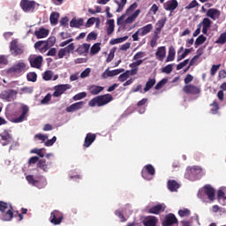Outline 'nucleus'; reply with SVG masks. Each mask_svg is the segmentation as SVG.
<instances>
[{
	"instance_id": "obj_1",
	"label": "nucleus",
	"mask_w": 226,
	"mask_h": 226,
	"mask_svg": "<svg viewBox=\"0 0 226 226\" xmlns=\"http://www.w3.org/2000/svg\"><path fill=\"white\" fill-rule=\"evenodd\" d=\"M113 100L114 97L110 94L98 95L89 101L88 107H105V105H108Z\"/></svg>"
},
{
	"instance_id": "obj_2",
	"label": "nucleus",
	"mask_w": 226,
	"mask_h": 226,
	"mask_svg": "<svg viewBox=\"0 0 226 226\" xmlns=\"http://www.w3.org/2000/svg\"><path fill=\"white\" fill-rule=\"evenodd\" d=\"M216 191L211 185H205L202 189H200L198 192V198L206 202V197L210 200V202L215 201V195Z\"/></svg>"
},
{
	"instance_id": "obj_3",
	"label": "nucleus",
	"mask_w": 226,
	"mask_h": 226,
	"mask_svg": "<svg viewBox=\"0 0 226 226\" xmlns=\"http://www.w3.org/2000/svg\"><path fill=\"white\" fill-rule=\"evenodd\" d=\"M0 211L2 212V220L4 222H11L13 220V207L4 201H0Z\"/></svg>"
},
{
	"instance_id": "obj_4",
	"label": "nucleus",
	"mask_w": 226,
	"mask_h": 226,
	"mask_svg": "<svg viewBox=\"0 0 226 226\" xmlns=\"http://www.w3.org/2000/svg\"><path fill=\"white\" fill-rule=\"evenodd\" d=\"M200 174H202V168L200 166L187 167L185 177L189 179V181H197Z\"/></svg>"
},
{
	"instance_id": "obj_5",
	"label": "nucleus",
	"mask_w": 226,
	"mask_h": 226,
	"mask_svg": "<svg viewBox=\"0 0 226 226\" xmlns=\"http://www.w3.org/2000/svg\"><path fill=\"white\" fill-rule=\"evenodd\" d=\"M36 5L40 6V4L34 0H21L19 3L20 8L25 11V13L34 12V10H36Z\"/></svg>"
},
{
	"instance_id": "obj_6",
	"label": "nucleus",
	"mask_w": 226,
	"mask_h": 226,
	"mask_svg": "<svg viewBox=\"0 0 226 226\" xmlns=\"http://www.w3.org/2000/svg\"><path fill=\"white\" fill-rule=\"evenodd\" d=\"M155 174L156 170H154V167L152 164H147L141 170V177L147 181H151Z\"/></svg>"
},
{
	"instance_id": "obj_7",
	"label": "nucleus",
	"mask_w": 226,
	"mask_h": 226,
	"mask_svg": "<svg viewBox=\"0 0 226 226\" xmlns=\"http://www.w3.org/2000/svg\"><path fill=\"white\" fill-rule=\"evenodd\" d=\"M10 51L11 56H22V54H24V46L19 44V41L14 39L10 43Z\"/></svg>"
},
{
	"instance_id": "obj_8",
	"label": "nucleus",
	"mask_w": 226,
	"mask_h": 226,
	"mask_svg": "<svg viewBox=\"0 0 226 226\" xmlns=\"http://www.w3.org/2000/svg\"><path fill=\"white\" fill-rule=\"evenodd\" d=\"M64 220V215L59 210H54L50 214L49 221L53 225H61Z\"/></svg>"
},
{
	"instance_id": "obj_9",
	"label": "nucleus",
	"mask_w": 226,
	"mask_h": 226,
	"mask_svg": "<svg viewBox=\"0 0 226 226\" xmlns=\"http://www.w3.org/2000/svg\"><path fill=\"white\" fill-rule=\"evenodd\" d=\"M0 144L2 146H8L13 142V135H11V130L10 129L4 130V132L0 133Z\"/></svg>"
},
{
	"instance_id": "obj_10",
	"label": "nucleus",
	"mask_w": 226,
	"mask_h": 226,
	"mask_svg": "<svg viewBox=\"0 0 226 226\" xmlns=\"http://www.w3.org/2000/svg\"><path fill=\"white\" fill-rule=\"evenodd\" d=\"M17 94H19L17 90L9 89L2 92L0 98L1 100H4V102H13L14 100H17Z\"/></svg>"
},
{
	"instance_id": "obj_11",
	"label": "nucleus",
	"mask_w": 226,
	"mask_h": 226,
	"mask_svg": "<svg viewBox=\"0 0 226 226\" xmlns=\"http://www.w3.org/2000/svg\"><path fill=\"white\" fill-rule=\"evenodd\" d=\"M72 87L71 85L65 84V85H57L54 87L55 92L53 93V96L55 98H59L62 94H64L68 89Z\"/></svg>"
},
{
	"instance_id": "obj_12",
	"label": "nucleus",
	"mask_w": 226,
	"mask_h": 226,
	"mask_svg": "<svg viewBox=\"0 0 226 226\" xmlns=\"http://www.w3.org/2000/svg\"><path fill=\"white\" fill-rule=\"evenodd\" d=\"M26 72V63L18 62L7 70V73H22Z\"/></svg>"
},
{
	"instance_id": "obj_13",
	"label": "nucleus",
	"mask_w": 226,
	"mask_h": 226,
	"mask_svg": "<svg viewBox=\"0 0 226 226\" xmlns=\"http://www.w3.org/2000/svg\"><path fill=\"white\" fill-rule=\"evenodd\" d=\"M183 91L185 94H200V87L193 84L185 85Z\"/></svg>"
},
{
	"instance_id": "obj_14",
	"label": "nucleus",
	"mask_w": 226,
	"mask_h": 226,
	"mask_svg": "<svg viewBox=\"0 0 226 226\" xmlns=\"http://www.w3.org/2000/svg\"><path fill=\"white\" fill-rule=\"evenodd\" d=\"M29 63H30V66L32 68L40 69V68H41V64H43V56H37L30 57Z\"/></svg>"
},
{
	"instance_id": "obj_15",
	"label": "nucleus",
	"mask_w": 226,
	"mask_h": 226,
	"mask_svg": "<svg viewBox=\"0 0 226 226\" xmlns=\"http://www.w3.org/2000/svg\"><path fill=\"white\" fill-rule=\"evenodd\" d=\"M177 223V218L174 214L166 215L165 220L162 222V226H172Z\"/></svg>"
},
{
	"instance_id": "obj_16",
	"label": "nucleus",
	"mask_w": 226,
	"mask_h": 226,
	"mask_svg": "<svg viewBox=\"0 0 226 226\" xmlns=\"http://www.w3.org/2000/svg\"><path fill=\"white\" fill-rule=\"evenodd\" d=\"M27 112H29V107L23 106L22 107V113L19 117L13 119V123H22L27 119Z\"/></svg>"
},
{
	"instance_id": "obj_17",
	"label": "nucleus",
	"mask_w": 226,
	"mask_h": 226,
	"mask_svg": "<svg viewBox=\"0 0 226 226\" xmlns=\"http://www.w3.org/2000/svg\"><path fill=\"white\" fill-rule=\"evenodd\" d=\"M96 140V134L88 132L85 138L83 147H89Z\"/></svg>"
},
{
	"instance_id": "obj_18",
	"label": "nucleus",
	"mask_w": 226,
	"mask_h": 226,
	"mask_svg": "<svg viewBox=\"0 0 226 226\" xmlns=\"http://www.w3.org/2000/svg\"><path fill=\"white\" fill-rule=\"evenodd\" d=\"M86 102H75L72 105H70L69 107H67L65 109L66 112H76V110H80V109H82V107H84Z\"/></svg>"
},
{
	"instance_id": "obj_19",
	"label": "nucleus",
	"mask_w": 226,
	"mask_h": 226,
	"mask_svg": "<svg viewBox=\"0 0 226 226\" xmlns=\"http://www.w3.org/2000/svg\"><path fill=\"white\" fill-rule=\"evenodd\" d=\"M177 6V0H170L164 4V10H166V11H174Z\"/></svg>"
},
{
	"instance_id": "obj_20",
	"label": "nucleus",
	"mask_w": 226,
	"mask_h": 226,
	"mask_svg": "<svg viewBox=\"0 0 226 226\" xmlns=\"http://www.w3.org/2000/svg\"><path fill=\"white\" fill-rule=\"evenodd\" d=\"M105 89L103 87H100L98 85H92L89 87L88 91L90 94H93V96H96L97 94H100Z\"/></svg>"
},
{
	"instance_id": "obj_21",
	"label": "nucleus",
	"mask_w": 226,
	"mask_h": 226,
	"mask_svg": "<svg viewBox=\"0 0 226 226\" xmlns=\"http://www.w3.org/2000/svg\"><path fill=\"white\" fill-rule=\"evenodd\" d=\"M166 54H167V49H166L165 46H162L157 49L155 56L157 57L158 61H163L165 59Z\"/></svg>"
},
{
	"instance_id": "obj_22",
	"label": "nucleus",
	"mask_w": 226,
	"mask_h": 226,
	"mask_svg": "<svg viewBox=\"0 0 226 226\" xmlns=\"http://www.w3.org/2000/svg\"><path fill=\"white\" fill-rule=\"evenodd\" d=\"M56 44V37H49L47 41H45V45L41 49V52H47L49 47H54Z\"/></svg>"
},
{
	"instance_id": "obj_23",
	"label": "nucleus",
	"mask_w": 226,
	"mask_h": 226,
	"mask_svg": "<svg viewBox=\"0 0 226 226\" xmlns=\"http://www.w3.org/2000/svg\"><path fill=\"white\" fill-rule=\"evenodd\" d=\"M89 49H91V44L84 43L79 46L76 52L79 56H84V54H87V52H89Z\"/></svg>"
},
{
	"instance_id": "obj_24",
	"label": "nucleus",
	"mask_w": 226,
	"mask_h": 226,
	"mask_svg": "<svg viewBox=\"0 0 226 226\" xmlns=\"http://www.w3.org/2000/svg\"><path fill=\"white\" fill-rule=\"evenodd\" d=\"M163 211H165V208H163V205L162 204L155 205L148 209L150 215H160V213H163Z\"/></svg>"
},
{
	"instance_id": "obj_25",
	"label": "nucleus",
	"mask_w": 226,
	"mask_h": 226,
	"mask_svg": "<svg viewBox=\"0 0 226 226\" xmlns=\"http://www.w3.org/2000/svg\"><path fill=\"white\" fill-rule=\"evenodd\" d=\"M34 35L38 40H41V38H47V36H49V29L41 27L34 32Z\"/></svg>"
},
{
	"instance_id": "obj_26",
	"label": "nucleus",
	"mask_w": 226,
	"mask_h": 226,
	"mask_svg": "<svg viewBox=\"0 0 226 226\" xmlns=\"http://www.w3.org/2000/svg\"><path fill=\"white\" fill-rule=\"evenodd\" d=\"M139 36H146V34H149L151 31H153V24L146 25L145 26H142L139 30Z\"/></svg>"
},
{
	"instance_id": "obj_27",
	"label": "nucleus",
	"mask_w": 226,
	"mask_h": 226,
	"mask_svg": "<svg viewBox=\"0 0 226 226\" xmlns=\"http://www.w3.org/2000/svg\"><path fill=\"white\" fill-rule=\"evenodd\" d=\"M207 17H209L212 20H216V19L220 17V11L215 8L208 9L207 11Z\"/></svg>"
},
{
	"instance_id": "obj_28",
	"label": "nucleus",
	"mask_w": 226,
	"mask_h": 226,
	"mask_svg": "<svg viewBox=\"0 0 226 226\" xmlns=\"http://www.w3.org/2000/svg\"><path fill=\"white\" fill-rule=\"evenodd\" d=\"M180 187L181 185H179V183H177V181L176 180L168 181V190H170V192H177V190H179Z\"/></svg>"
},
{
	"instance_id": "obj_29",
	"label": "nucleus",
	"mask_w": 226,
	"mask_h": 226,
	"mask_svg": "<svg viewBox=\"0 0 226 226\" xmlns=\"http://www.w3.org/2000/svg\"><path fill=\"white\" fill-rule=\"evenodd\" d=\"M140 15V9H137L133 13H132L125 20V24H133L135 22V19Z\"/></svg>"
},
{
	"instance_id": "obj_30",
	"label": "nucleus",
	"mask_w": 226,
	"mask_h": 226,
	"mask_svg": "<svg viewBox=\"0 0 226 226\" xmlns=\"http://www.w3.org/2000/svg\"><path fill=\"white\" fill-rule=\"evenodd\" d=\"M81 26H84V19H77L76 18H73L71 22H70V26L71 27H76L79 28Z\"/></svg>"
},
{
	"instance_id": "obj_31",
	"label": "nucleus",
	"mask_w": 226,
	"mask_h": 226,
	"mask_svg": "<svg viewBox=\"0 0 226 226\" xmlns=\"http://www.w3.org/2000/svg\"><path fill=\"white\" fill-rule=\"evenodd\" d=\"M49 21L51 26H57V22L59 21V12H52L49 16Z\"/></svg>"
},
{
	"instance_id": "obj_32",
	"label": "nucleus",
	"mask_w": 226,
	"mask_h": 226,
	"mask_svg": "<svg viewBox=\"0 0 226 226\" xmlns=\"http://www.w3.org/2000/svg\"><path fill=\"white\" fill-rule=\"evenodd\" d=\"M176 59V49L174 47L170 46L169 49V54L166 58V63H170V61H174Z\"/></svg>"
},
{
	"instance_id": "obj_33",
	"label": "nucleus",
	"mask_w": 226,
	"mask_h": 226,
	"mask_svg": "<svg viewBox=\"0 0 226 226\" xmlns=\"http://www.w3.org/2000/svg\"><path fill=\"white\" fill-rule=\"evenodd\" d=\"M116 4H117V13H121L123 10H124V6H126V4L128 3V0H115Z\"/></svg>"
},
{
	"instance_id": "obj_34",
	"label": "nucleus",
	"mask_w": 226,
	"mask_h": 226,
	"mask_svg": "<svg viewBox=\"0 0 226 226\" xmlns=\"http://www.w3.org/2000/svg\"><path fill=\"white\" fill-rule=\"evenodd\" d=\"M123 72H124V69H115L113 71H109V69H107L105 73L107 74V77H116V75H119V73H123Z\"/></svg>"
},
{
	"instance_id": "obj_35",
	"label": "nucleus",
	"mask_w": 226,
	"mask_h": 226,
	"mask_svg": "<svg viewBox=\"0 0 226 226\" xmlns=\"http://www.w3.org/2000/svg\"><path fill=\"white\" fill-rule=\"evenodd\" d=\"M154 84H156V79L154 78L149 79L144 87L145 93H147V91H149L154 86Z\"/></svg>"
},
{
	"instance_id": "obj_36",
	"label": "nucleus",
	"mask_w": 226,
	"mask_h": 226,
	"mask_svg": "<svg viewBox=\"0 0 226 226\" xmlns=\"http://www.w3.org/2000/svg\"><path fill=\"white\" fill-rule=\"evenodd\" d=\"M115 25H114V19H109L108 20V27H107V34L108 36H110V34H112V33H114V29H115Z\"/></svg>"
},
{
	"instance_id": "obj_37",
	"label": "nucleus",
	"mask_w": 226,
	"mask_h": 226,
	"mask_svg": "<svg viewBox=\"0 0 226 226\" xmlns=\"http://www.w3.org/2000/svg\"><path fill=\"white\" fill-rule=\"evenodd\" d=\"M126 40H128V35L117 39H112L109 41V45H117L118 43H123V41H126Z\"/></svg>"
},
{
	"instance_id": "obj_38",
	"label": "nucleus",
	"mask_w": 226,
	"mask_h": 226,
	"mask_svg": "<svg viewBox=\"0 0 226 226\" xmlns=\"http://www.w3.org/2000/svg\"><path fill=\"white\" fill-rule=\"evenodd\" d=\"M139 6V4L137 2H134L132 4H131L125 11V15H132L135 10H137Z\"/></svg>"
},
{
	"instance_id": "obj_39",
	"label": "nucleus",
	"mask_w": 226,
	"mask_h": 226,
	"mask_svg": "<svg viewBox=\"0 0 226 226\" xmlns=\"http://www.w3.org/2000/svg\"><path fill=\"white\" fill-rule=\"evenodd\" d=\"M37 167H39V169H41V170H43L44 172H47V170H49V167L47 166V162L43 159L39 160L37 163Z\"/></svg>"
},
{
	"instance_id": "obj_40",
	"label": "nucleus",
	"mask_w": 226,
	"mask_h": 226,
	"mask_svg": "<svg viewBox=\"0 0 226 226\" xmlns=\"http://www.w3.org/2000/svg\"><path fill=\"white\" fill-rule=\"evenodd\" d=\"M211 109L210 112L211 114H218V110H220V104L217 103L216 101H214L212 104H210Z\"/></svg>"
},
{
	"instance_id": "obj_41",
	"label": "nucleus",
	"mask_w": 226,
	"mask_h": 226,
	"mask_svg": "<svg viewBox=\"0 0 226 226\" xmlns=\"http://www.w3.org/2000/svg\"><path fill=\"white\" fill-rule=\"evenodd\" d=\"M102 50V48L100 47L99 43L94 44L90 49V54L91 56H94L95 54H98Z\"/></svg>"
},
{
	"instance_id": "obj_42",
	"label": "nucleus",
	"mask_w": 226,
	"mask_h": 226,
	"mask_svg": "<svg viewBox=\"0 0 226 226\" xmlns=\"http://www.w3.org/2000/svg\"><path fill=\"white\" fill-rule=\"evenodd\" d=\"M215 43L219 45H225L226 43V32L220 34L218 39L215 41Z\"/></svg>"
},
{
	"instance_id": "obj_43",
	"label": "nucleus",
	"mask_w": 226,
	"mask_h": 226,
	"mask_svg": "<svg viewBox=\"0 0 226 226\" xmlns=\"http://www.w3.org/2000/svg\"><path fill=\"white\" fill-rule=\"evenodd\" d=\"M211 24H212V21L211 19H209V18H204L202 22L200 23V27H206V28H210L211 27Z\"/></svg>"
},
{
	"instance_id": "obj_44",
	"label": "nucleus",
	"mask_w": 226,
	"mask_h": 226,
	"mask_svg": "<svg viewBox=\"0 0 226 226\" xmlns=\"http://www.w3.org/2000/svg\"><path fill=\"white\" fill-rule=\"evenodd\" d=\"M26 78L29 82H36L38 75H36V72H29L26 75Z\"/></svg>"
},
{
	"instance_id": "obj_45",
	"label": "nucleus",
	"mask_w": 226,
	"mask_h": 226,
	"mask_svg": "<svg viewBox=\"0 0 226 226\" xmlns=\"http://www.w3.org/2000/svg\"><path fill=\"white\" fill-rule=\"evenodd\" d=\"M86 96H87V93L81 92V93H79L76 95H74L72 97V99L74 100V102H79V100H82V99L86 98Z\"/></svg>"
},
{
	"instance_id": "obj_46",
	"label": "nucleus",
	"mask_w": 226,
	"mask_h": 226,
	"mask_svg": "<svg viewBox=\"0 0 226 226\" xmlns=\"http://www.w3.org/2000/svg\"><path fill=\"white\" fill-rule=\"evenodd\" d=\"M206 40H207V38L206 36H204L203 34L200 35L196 41H195V45L197 47H199V45H202V43H204L206 41Z\"/></svg>"
},
{
	"instance_id": "obj_47",
	"label": "nucleus",
	"mask_w": 226,
	"mask_h": 226,
	"mask_svg": "<svg viewBox=\"0 0 226 226\" xmlns=\"http://www.w3.org/2000/svg\"><path fill=\"white\" fill-rule=\"evenodd\" d=\"M168 82V79H162L161 81H159L155 87H154V89L156 91H159V89H162V87H163V86H165V84H167Z\"/></svg>"
},
{
	"instance_id": "obj_48",
	"label": "nucleus",
	"mask_w": 226,
	"mask_h": 226,
	"mask_svg": "<svg viewBox=\"0 0 226 226\" xmlns=\"http://www.w3.org/2000/svg\"><path fill=\"white\" fill-rule=\"evenodd\" d=\"M178 215L179 216H181V218H183L185 216H190L191 212L188 208H184V209L178 210Z\"/></svg>"
},
{
	"instance_id": "obj_49",
	"label": "nucleus",
	"mask_w": 226,
	"mask_h": 226,
	"mask_svg": "<svg viewBox=\"0 0 226 226\" xmlns=\"http://www.w3.org/2000/svg\"><path fill=\"white\" fill-rule=\"evenodd\" d=\"M190 52H192V49H185L184 53L181 55V56H177V61L179 62V61H183V59H185V57H186V56H188L190 54Z\"/></svg>"
},
{
	"instance_id": "obj_50",
	"label": "nucleus",
	"mask_w": 226,
	"mask_h": 226,
	"mask_svg": "<svg viewBox=\"0 0 226 226\" xmlns=\"http://www.w3.org/2000/svg\"><path fill=\"white\" fill-rule=\"evenodd\" d=\"M145 226H156V218L153 217L144 222Z\"/></svg>"
},
{
	"instance_id": "obj_51",
	"label": "nucleus",
	"mask_w": 226,
	"mask_h": 226,
	"mask_svg": "<svg viewBox=\"0 0 226 226\" xmlns=\"http://www.w3.org/2000/svg\"><path fill=\"white\" fill-rule=\"evenodd\" d=\"M174 64H170L162 69V73H172Z\"/></svg>"
},
{
	"instance_id": "obj_52",
	"label": "nucleus",
	"mask_w": 226,
	"mask_h": 226,
	"mask_svg": "<svg viewBox=\"0 0 226 226\" xmlns=\"http://www.w3.org/2000/svg\"><path fill=\"white\" fill-rule=\"evenodd\" d=\"M199 6V2L197 0H192L187 6H185V10H193V8H197Z\"/></svg>"
},
{
	"instance_id": "obj_53",
	"label": "nucleus",
	"mask_w": 226,
	"mask_h": 226,
	"mask_svg": "<svg viewBox=\"0 0 226 226\" xmlns=\"http://www.w3.org/2000/svg\"><path fill=\"white\" fill-rule=\"evenodd\" d=\"M44 45H45V41H39L35 42L34 49H36L37 50H40V52H41V49H43Z\"/></svg>"
},
{
	"instance_id": "obj_54",
	"label": "nucleus",
	"mask_w": 226,
	"mask_h": 226,
	"mask_svg": "<svg viewBox=\"0 0 226 226\" xmlns=\"http://www.w3.org/2000/svg\"><path fill=\"white\" fill-rule=\"evenodd\" d=\"M128 79H130V76L126 71L118 77L119 82H124L125 80H128Z\"/></svg>"
},
{
	"instance_id": "obj_55",
	"label": "nucleus",
	"mask_w": 226,
	"mask_h": 226,
	"mask_svg": "<svg viewBox=\"0 0 226 226\" xmlns=\"http://www.w3.org/2000/svg\"><path fill=\"white\" fill-rule=\"evenodd\" d=\"M42 79L44 80H51L52 79V71H46L43 73Z\"/></svg>"
},
{
	"instance_id": "obj_56",
	"label": "nucleus",
	"mask_w": 226,
	"mask_h": 226,
	"mask_svg": "<svg viewBox=\"0 0 226 226\" xmlns=\"http://www.w3.org/2000/svg\"><path fill=\"white\" fill-rule=\"evenodd\" d=\"M26 181L29 183V185H36V183H38V181L36 179H34V177H33V175H28L26 177Z\"/></svg>"
},
{
	"instance_id": "obj_57",
	"label": "nucleus",
	"mask_w": 226,
	"mask_h": 226,
	"mask_svg": "<svg viewBox=\"0 0 226 226\" xmlns=\"http://www.w3.org/2000/svg\"><path fill=\"white\" fill-rule=\"evenodd\" d=\"M218 70H220V64L212 65V68L210 70V74L212 75V77H215V75H216V72H218Z\"/></svg>"
},
{
	"instance_id": "obj_58",
	"label": "nucleus",
	"mask_w": 226,
	"mask_h": 226,
	"mask_svg": "<svg viewBox=\"0 0 226 226\" xmlns=\"http://www.w3.org/2000/svg\"><path fill=\"white\" fill-rule=\"evenodd\" d=\"M56 140H57V138L56 136H54L51 139H48L44 145L47 147H50V146H54V143L56 142Z\"/></svg>"
},
{
	"instance_id": "obj_59",
	"label": "nucleus",
	"mask_w": 226,
	"mask_h": 226,
	"mask_svg": "<svg viewBox=\"0 0 226 226\" xmlns=\"http://www.w3.org/2000/svg\"><path fill=\"white\" fill-rule=\"evenodd\" d=\"M67 54H71V52H73L75 50V44L71 43L67 47L64 49Z\"/></svg>"
},
{
	"instance_id": "obj_60",
	"label": "nucleus",
	"mask_w": 226,
	"mask_h": 226,
	"mask_svg": "<svg viewBox=\"0 0 226 226\" xmlns=\"http://www.w3.org/2000/svg\"><path fill=\"white\" fill-rule=\"evenodd\" d=\"M189 63L190 59H185L184 62H181L177 65V70H183V68H185V66H186V64H188Z\"/></svg>"
},
{
	"instance_id": "obj_61",
	"label": "nucleus",
	"mask_w": 226,
	"mask_h": 226,
	"mask_svg": "<svg viewBox=\"0 0 226 226\" xmlns=\"http://www.w3.org/2000/svg\"><path fill=\"white\" fill-rule=\"evenodd\" d=\"M96 38H98V34L94 32H91L87 34V41L96 40Z\"/></svg>"
},
{
	"instance_id": "obj_62",
	"label": "nucleus",
	"mask_w": 226,
	"mask_h": 226,
	"mask_svg": "<svg viewBox=\"0 0 226 226\" xmlns=\"http://www.w3.org/2000/svg\"><path fill=\"white\" fill-rule=\"evenodd\" d=\"M50 100H52V94H48L41 101V103H42V105H45V104L49 103V102H50Z\"/></svg>"
},
{
	"instance_id": "obj_63",
	"label": "nucleus",
	"mask_w": 226,
	"mask_h": 226,
	"mask_svg": "<svg viewBox=\"0 0 226 226\" xmlns=\"http://www.w3.org/2000/svg\"><path fill=\"white\" fill-rule=\"evenodd\" d=\"M94 22H96V18H89L87 21L86 27H91V26L94 25Z\"/></svg>"
},
{
	"instance_id": "obj_64",
	"label": "nucleus",
	"mask_w": 226,
	"mask_h": 226,
	"mask_svg": "<svg viewBox=\"0 0 226 226\" xmlns=\"http://www.w3.org/2000/svg\"><path fill=\"white\" fill-rule=\"evenodd\" d=\"M34 139H37L38 140H41V142H45V139H49V137L41 133H39L34 135Z\"/></svg>"
}]
</instances>
